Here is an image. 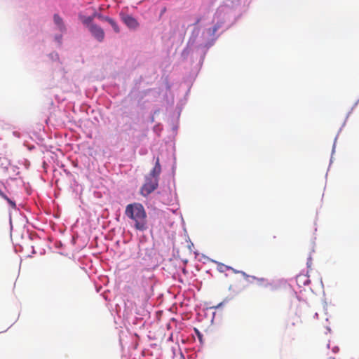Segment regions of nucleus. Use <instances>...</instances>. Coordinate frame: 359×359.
Wrapping results in <instances>:
<instances>
[{
    "mask_svg": "<svg viewBox=\"0 0 359 359\" xmlns=\"http://www.w3.org/2000/svg\"><path fill=\"white\" fill-rule=\"evenodd\" d=\"M125 215L134 223V227L139 231L147 229V215L144 206L140 203H133L126 205Z\"/></svg>",
    "mask_w": 359,
    "mask_h": 359,
    "instance_id": "f257e3e1",
    "label": "nucleus"
},
{
    "mask_svg": "<svg viewBox=\"0 0 359 359\" xmlns=\"http://www.w3.org/2000/svg\"><path fill=\"white\" fill-rule=\"evenodd\" d=\"M104 21L107 22L112 27L115 32L118 33L120 32L117 23L112 18H105Z\"/></svg>",
    "mask_w": 359,
    "mask_h": 359,
    "instance_id": "0eeeda50",
    "label": "nucleus"
},
{
    "mask_svg": "<svg viewBox=\"0 0 359 359\" xmlns=\"http://www.w3.org/2000/svg\"><path fill=\"white\" fill-rule=\"evenodd\" d=\"M89 30L91 32V34L93 35V36L96 39H97L99 41H103V39L104 38V32L100 27H99L95 24H91L89 26Z\"/></svg>",
    "mask_w": 359,
    "mask_h": 359,
    "instance_id": "20e7f679",
    "label": "nucleus"
},
{
    "mask_svg": "<svg viewBox=\"0 0 359 359\" xmlns=\"http://www.w3.org/2000/svg\"><path fill=\"white\" fill-rule=\"evenodd\" d=\"M53 20H54V22L56 25H57V27H59V29L60 30H62L65 29V25H64V23H63V20L62 19L61 17H60L59 15L57 14H55L53 15Z\"/></svg>",
    "mask_w": 359,
    "mask_h": 359,
    "instance_id": "423d86ee",
    "label": "nucleus"
},
{
    "mask_svg": "<svg viewBox=\"0 0 359 359\" xmlns=\"http://www.w3.org/2000/svg\"><path fill=\"white\" fill-rule=\"evenodd\" d=\"M0 196L4 198L5 200H6L8 201V203L13 207H15V202H13V201H11L9 198H8V196L0 189Z\"/></svg>",
    "mask_w": 359,
    "mask_h": 359,
    "instance_id": "6e6552de",
    "label": "nucleus"
},
{
    "mask_svg": "<svg viewBox=\"0 0 359 359\" xmlns=\"http://www.w3.org/2000/svg\"><path fill=\"white\" fill-rule=\"evenodd\" d=\"M142 287H143V289H144V292H145L146 288H145V286H144V284H142Z\"/></svg>",
    "mask_w": 359,
    "mask_h": 359,
    "instance_id": "2eb2a0df",
    "label": "nucleus"
},
{
    "mask_svg": "<svg viewBox=\"0 0 359 359\" xmlns=\"http://www.w3.org/2000/svg\"><path fill=\"white\" fill-rule=\"evenodd\" d=\"M161 172V167L159 162V158L157 157L155 163V165L153 169L151 170L149 176L152 177H156L158 179V177Z\"/></svg>",
    "mask_w": 359,
    "mask_h": 359,
    "instance_id": "39448f33",
    "label": "nucleus"
},
{
    "mask_svg": "<svg viewBox=\"0 0 359 359\" xmlns=\"http://www.w3.org/2000/svg\"><path fill=\"white\" fill-rule=\"evenodd\" d=\"M219 27L220 26L219 25H215L211 29H209V32H210L212 34H215Z\"/></svg>",
    "mask_w": 359,
    "mask_h": 359,
    "instance_id": "9d476101",
    "label": "nucleus"
},
{
    "mask_svg": "<svg viewBox=\"0 0 359 359\" xmlns=\"http://www.w3.org/2000/svg\"><path fill=\"white\" fill-rule=\"evenodd\" d=\"M196 332L198 338L201 339V334H200V332L197 330H196Z\"/></svg>",
    "mask_w": 359,
    "mask_h": 359,
    "instance_id": "4468645a",
    "label": "nucleus"
},
{
    "mask_svg": "<svg viewBox=\"0 0 359 359\" xmlns=\"http://www.w3.org/2000/svg\"><path fill=\"white\" fill-rule=\"evenodd\" d=\"M93 20V18L92 17H88L86 18L83 21V22L85 24V25H88V27L90 26V25H91V22Z\"/></svg>",
    "mask_w": 359,
    "mask_h": 359,
    "instance_id": "1a4fd4ad",
    "label": "nucleus"
},
{
    "mask_svg": "<svg viewBox=\"0 0 359 359\" xmlns=\"http://www.w3.org/2000/svg\"><path fill=\"white\" fill-rule=\"evenodd\" d=\"M158 185V179L148 175L146 177L145 182L140 189V193L142 196H147L157 189Z\"/></svg>",
    "mask_w": 359,
    "mask_h": 359,
    "instance_id": "f03ea898",
    "label": "nucleus"
},
{
    "mask_svg": "<svg viewBox=\"0 0 359 359\" xmlns=\"http://www.w3.org/2000/svg\"><path fill=\"white\" fill-rule=\"evenodd\" d=\"M218 269H219V271L223 272L224 270L229 269V267L226 266V265H224V264H221L219 266Z\"/></svg>",
    "mask_w": 359,
    "mask_h": 359,
    "instance_id": "9b49d317",
    "label": "nucleus"
},
{
    "mask_svg": "<svg viewBox=\"0 0 359 359\" xmlns=\"http://www.w3.org/2000/svg\"><path fill=\"white\" fill-rule=\"evenodd\" d=\"M119 15H120V18H121V20H122V22L129 29H136L139 27V22L132 15H130L126 13H124V12H121Z\"/></svg>",
    "mask_w": 359,
    "mask_h": 359,
    "instance_id": "7ed1b4c3",
    "label": "nucleus"
},
{
    "mask_svg": "<svg viewBox=\"0 0 359 359\" xmlns=\"http://www.w3.org/2000/svg\"><path fill=\"white\" fill-rule=\"evenodd\" d=\"M98 18H99L100 19H101L102 20H104V18H108V17H107V16H102V15H98Z\"/></svg>",
    "mask_w": 359,
    "mask_h": 359,
    "instance_id": "ddd939ff",
    "label": "nucleus"
},
{
    "mask_svg": "<svg viewBox=\"0 0 359 359\" xmlns=\"http://www.w3.org/2000/svg\"><path fill=\"white\" fill-rule=\"evenodd\" d=\"M98 18H99L100 19H101L102 20H104V18H108V17H107V16H102V15H98Z\"/></svg>",
    "mask_w": 359,
    "mask_h": 359,
    "instance_id": "f8f14e48",
    "label": "nucleus"
}]
</instances>
